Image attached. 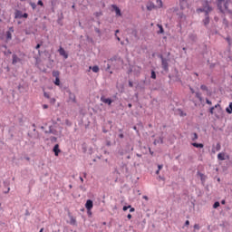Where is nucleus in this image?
Instances as JSON below:
<instances>
[{"label": "nucleus", "mask_w": 232, "mask_h": 232, "mask_svg": "<svg viewBox=\"0 0 232 232\" xmlns=\"http://www.w3.org/2000/svg\"><path fill=\"white\" fill-rule=\"evenodd\" d=\"M60 55L65 59H68V53H66V51L64 50V48L60 47L58 50Z\"/></svg>", "instance_id": "obj_7"}, {"label": "nucleus", "mask_w": 232, "mask_h": 232, "mask_svg": "<svg viewBox=\"0 0 232 232\" xmlns=\"http://www.w3.org/2000/svg\"><path fill=\"white\" fill-rule=\"evenodd\" d=\"M217 2L219 12H221L222 14H227L231 12L227 8V2H226L225 0H217Z\"/></svg>", "instance_id": "obj_2"}, {"label": "nucleus", "mask_w": 232, "mask_h": 232, "mask_svg": "<svg viewBox=\"0 0 232 232\" xmlns=\"http://www.w3.org/2000/svg\"><path fill=\"white\" fill-rule=\"evenodd\" d=\"M206 102H207V104H208L209 106H211V104H212L211 101H209L208 99L206 100Z\"/></svg>", "instance_id": "obj_42"}, {"label": "nucleus", "mask_w": 232, "mask_h": 232, "mask_svg": "<svg viewBox=\"0 0 232 232\" xmlns=\"http://www.w3.org/2000/svg\"><path fill=\"white\" fill-rule=\"evenodd\" d=\"M90 70H92L94 73H99V66L94 65V66H90Z\"/></svg>", "instance_id": "obj_18"}, {"label": "nucleus", "mask_w": 232, "mask_h": 232, "mask_svg": "<svg viewBox=\"0 0 232 232\" xmlns=\"http://www.w3.org/2000/svg\"><path fill=\"white\" fill-rule=\"evenodd\" d=\"M94 15H95V17H101V15H102V12H96V13H94Z\"/></svg>", "instance_id": "obj_30"}, {"label": "nucleus", "mask_w": 232, "mask_h": 232, "mask_svg": "<svg viewBox=\"0 0 232 232\" xmlns=\"http://www.w3.org/2000/svg\"><path fill=\"white\" fill-rule=\"evenodd\" d=\"M59 75H60L59 71L53 72V77H55V79H59Z\"/></svg>", "instance_id": "obj_23"}, {"label": "nucleus", "mask_w": 232, "mask_h": 232, "mask_svg": "<svg viewBox=\"0 0 232 232\" xmlns=\"http://www.w3.org/2000/svg\"><path fill=\"white\" fill-rule=\"evenodd\" d=\"M36 66H39V59H36Z\"/></svg>", "instance_id": "obj_58"}, {"label": "nucleus", "mask_w": 232, "mask_h": 232, "mask_svg": "<svg viewBox=\"0 0 232 232\" xmlns=\"http://www.w3.org/2000/svg\"><path fill=\"white\" fill-rule=\"evenodd\" d=\"M127 218H129V220L131 219V214H128Z\"/></svg>", "instance_id": "obj_52"}, {"label": "nucleus", "mask_w": 232, "mask_h": 232, "mask_svg": "<svg viewBox=\"0 0 232 232\" xmlns=\"http://www.w3.org/2000/svg\"><path fill=\"white\" fill-rule=\"evenodd\" d=\"M220 143H217L216 146L212 148V153H217V151H220Z\"/></svg>", "instance_id": "obj_12"}, {"label": "nucleus", "mask_w": 232, "mask_h": 232, "mask_svg": "<svg viewBox=\"0 0 232 232\" xmlns=\"http://www.w3.org/2000/svg\"><path fill=\"white\" fill-rule=\"evenodd\" d=\"M163 166L162 165H158V169L160 171L162 169Z\"/></svg>", "instance_id": "obj_47"}, {"label": "nucleus", "mask_w": 232, "mask_h": 232, "mask_svg": "<svg viewBox=\"0 0 232 232\" xmlns=\"http://www.w3.org/2000/svg\"><path fill=\"white\" fill-rule=\"evenodd\" d=\"M133 130H134L135 131H137V133H139V130H137V126H134V127H133Z\"/></svg>", "instance_id": "obj_54"}, {"label": "nucleus", "mask_w": 232, "mask_h": 232, "mask_svg": "<svg viewBox=\"0 0 232 232\" xmlns=\"http://www.w3.org/2000/svg\"><path fill=\"white\" fill-rule=\"evenodd\" d=\"M14 19H23V11L16 10L14 13Z\"/></svg>", "instance_id": "obj_9"}, {"label": "nucleus", "mask_w": 232, "mask_h": 232, "mask_svg": "<svg viewBox=\"0 0 232 232\" xmlns=\"http://www.w3.org/2000/svg\"><path fill=\"white\" fill-rule=\"evenodd\" d=\"M197 139H198V134H197V132L192 133L191 140H193V142H195V140H197Z\"/></svg>", "instance_id": "obj_21"}, {"label": "nucleus", "mask_w": 232, "mask_h": 232, "mask_svg": "<svg viewBox=\"0 0 232 232\" xmlns=\"http://www.w3.org/2000/svg\"><path fill=\"white\" fill-rule=\"evenodd\" d=\"M200 89H201L203 92H208V86H206V85H201V86H200Z\"/></svg>", "instance_id": "obj_31"}, {"label": "nucleus", "mask_w": 232, "mask_h": 232, "mask_svg": "<svg viewBox=\"0 0 232 232\" xmlns=\"http://www.w3.org/2000/svg\"><path fill=\"white\" fill-rule=\"evenodd\" d=\"M226 111H227V113L231 115V113H232V102H230L228 107L226 108Z\"/></svg>", "instance_id": "obj_19"}, {"label": "nucleus", "mask_w": 232, "mask_h": 232, "mask_svg": "<svg viewBox=\"0 0 232 232\" xmlns=\"http://www.w3.org/2000/svg\"><path fill=\"white\" fill-rule=\"evenodd\" d=\"M112 8H113L114 12H116V15L121 17V9L117 5H112Z\"/></svg>", "instance_id": "obj_13"}, {"label": "nucleus", "mask_w": 232, "mask_h": 232, "mask_svg": "<svg viewBox=\"0 0 232 232\" xmlns=\"http://www.w3.org/2000/svg\"><path fill=\"white\" fill-rule=\"evenodd\" d=\"M54 84L56 86H61V80L59 78H55Z\"/></svg>", "instance_id": "obj_24"}, {"label": "nucleus", "mask_w": 232, "mask_h": 232, "mask_svg": "<svg viewBox=\"0 0 232 232\" xmlns=\"http://www.w3.org/2000/svg\"><path fill=\"white\" fill-rule=\"evenodd\" d=\"M43 108H44V110H47L48 105H47V104H44V105H43Z\"/></svg>", "instance_id": "obj_51"}, {"label": "nucleus", "mask_w": 232, "mask_h": 232, "mask_svg": "<svg viewBox=\"0 0 232 232\" xmlns=\"http://www.w3.org/2000/svg\"><path fill=\"white\" fill-rule=\"evenodd\" d=\"M69 218L71 226H77V220L75 219V218H73V216H69Z\"/></svg>", "instance_id": "obj_14"}, {"label": "nucleus", "mask_w": 232, "mask_h": 232, "mask_svg": "<svg viewBox=\"0 0 232 232\" xmlns=\"http://www.w3.org/2000/svg\"><path fill=\"white\" fill-rule=\"evenodd\" d=\"M213 8L209 6V2L203 1L202 7L198 9V12H205V19L203 20L204 25L208 26L209 24V12H211Z\"/></svg>", "instance_id": "obj_1"}, {"label": "nucleus", "mask_w": 232, "mask_h": 232, "mask_svg": "<svg viewBox=\"0 0 232 232\" xmlns=\"http://www.w3.org/2000/svg\"><path fill=\"white\" fill-rule=\"evenodd\" d=\"M86 176H87L86 172H83L84 179H86Z\"/></svg>", "instance_id": "obj_61"}, {"label": "nucleus", "mask_w": 232, "mask_h": 232, "mask_svg": "<svg viewBox=\"0 0 232 232\" xmlns=\"http://www.w3.org/2000/svg\"><path fill=\"white\" fill-rule=\"evenodd\" d=\"M155 8H157V7H156L155 4H153L152 2H149L147 4V10H149L150 12H151V10H155Z\"/></svg>", "instance_id": "obj_10"}, {"label": "nucleus", "mask_w": 232, "mask_h": 232, "mask_svg": "<svg viewBox=\"0 0 232 232\" xmlns=\"http://www.w3.org/2000/svg\"><path fill=\"white\" fill-rule=\"evenodd\" d=\"M4 193H5V194H6V193H10V188H7V189L5 190Z\"/></svg>", "instance_id": "obj_48"}, {"label": "nucleus", "mask_w": 232, "mask_h": 232, "mask_svg": "<svg viewBox=\"0 0 232 232\" xmlns=\"http://www.w3.org/2000/svg\"><path fill=\"white\" fill-rule=\"evenodd\" d=\"M221 204H223V205L226 204V200H222Z\"/></svg>", "instance_id": "obj_63"}, {"label": "nucleus", "mask_w": 232, "mask_h": 232, "mask_svg": "<svg viewBox=\"0 0 232 232\" xmlns=\"http://www.w3.org/2000/svg\"><path fill=\"white\" fill-rule=\"evenodd\" d=\"M214 111H215V107H211V108L209 109V113H211V115H213Z\"/></svg>", "instance_id": "obj_38"}, {"label": "nucleus", "mask_w": 232, "mask_h": 232, "mask_svg": "<svg viewBox=\"0 0 232 232\" xmlns=\"http://www.w3.org/2000/svg\"><path fill=\"white\" fill-rule=\"evenodd\" d=\"M101 102H103L104 104H108V106H111V102H113V100L102 96Z\"/></svg>", "instance_id": "obj_4"}, {"label": "nucleus", "mask_w": 232, "mask_h": 232, "mask_svg": "<svg viewBox=\"0 0 232 232\" xmlns=\"http://www.w3.org/2000/svg\"><path fill=\"white\" fill-rule=\"evenodd\" d=\"M44 228H41L39 232H44Z\"/></svg>", "instance_id": "obj_64"}, {"label": "nucleus", "mask_w": 232, "mask_h": 232, "mask_svg": "<svg viewBox=\"0 0 232 232\" xmlns=\"http://www.w3.org/2000/svg\"><path fill=\"white\" fill-rule=\"evenodd\" d=\"M161 66L164 72H169V64L168 63V59L161 56Z\"/></svg>", "instance_id": "obj_3"}, {"label": "nucleus", "mask_w": 232, "mask_h": 232, "mask_svg": "<svg viewBox=\"0 0 232 232\" xmlns=\"http://www.w3.org/2000/svg\"><path fill=\"white\" fill-rule=\"evenodd\" d=\"M162 6H163L162 0H157L156 8H162Z\"/></svg>", "instance_id": "obj_20"}, {"label": "nucleus", "mask_w": 232, "mask_h": 232, "mask_svg": "<svg viewBox=\"0 0 232 232\" xmlns=\"http://www.w3.org/2000/svg\"><path fill=\"white\" fill-rule=\"evenodd\" d=\"M30 5L32 6L33 10H35V8H37V5H35V3L31 2Z\"/></svg>", "instance_id": "obj_29"}, {"label": "nucleus", "mask_w": 232, "mask_h": 232, "mask_svg": "<svg viewBox=\"0 0 232 232\" xmlns=\"http://www.w3.org/2000/svg\"><path fill=\"white\" fill-rule=\"evenodd\" d=\"M194 229H200V226H198V224H195L194 225Z\"/></svg>", "instance_id": "obj_39"}, {"label": "nucleus", "mask_w": 232, "mask_h": 232, "mask_svg": "<svg viewBox=\"0 0 232 232\" xmlns=\"http://www.w3.org/2000/svg\"><path fill=\"white\" fill-rule=\"evenodd\" d=\"M218 160H226V153L220 152L218 154Z\"/></svg>", "instance_id": "obj_15"}, {"label": "nucleus", "mask_w": 232, "mask_h": 232, "mask_svg": "<svg viewBox=\"0 0 232 232\" xmlns=\"http://www.w3.org/2000/svg\"><path fill=\"white\" fill-rule=\"evenodd\" d=\"M39 48H41V45H40V44H37V45L35 46V49L39 50Z\"/></svg>", "instance_id": "obj_50"}, {"label": "nucleus", "mask_w": 232, "mask_h": 232, "mask_svg": "<svg viewBox=\"0 0 232 232\" xmlns=\"http://www.w3.org/2000/svg\"><path fill=\"white\" fill-rule=\"evenodd\" d=\"M44 97H45V99H50V93L44 92Z\"/></svg>", "instance_id": "obj_33"}, {"label": "nucleus", "mask_w": 232, "mask_h": 232, "mask_svg": "<svg viewBox=\"0 0 232 232\" xmlns=\"http://www.w3.org/2000/svg\"><path fill=\"white\" fill-rule=\"evenodd\" d=\"M85 208L87 211H90V209H93V201L92 199H88L85 203Z\"/></svg>", "instance_id": "obj_5"}, {"label": "nucleus", "mask_w": 232, "mask_h": 232, "mask_svg": "<svg viewBox=\"0 0 232 232\" xmlns=\"http://www.w3.org/2000/svg\"><path fill=\"white\" fill-rule=\"evenodd\" d=\"M53 151L55 157H59V153H61V150L59 149V144L54 145Z\"/></svg>", "instance_id": "obj_8"}, {"label": "nucleus", "mask_w": 232, "mask_h": 232, "mask_svg": "<svg viewBox=\"0 0 232 232\" xmlns=\"http://www.w3.org/2000/svg\"><path fill=\"white\" fill-rule=\"evenodd\" d=\"M213 108H214V110L217 109V108H220V104L218 103Z\"/></svg>", "instance_id": "obj_49"}, {"label": "nucleus", "mask_w": 232, "mask_h": 232, "mask_svg": "<svg viewBox=\"0 0 232 232\" xmlns=\"http://www.w3.org/2000/svg\"><path fill=\"white\" fill-rule=\"evenodd\" d=\"M70 100L72 101V102H75V95L74 94H72L70 93Z\"/></svg>", "instance_id": "obj_28"}, {"label": "nucleus", "mask_w": 232, "mask_h": 232, "mask_svg": "<svg viewBox=\"0 0 232 232\" xmlns=\"http://www.w3.org/2000/svg\"><path fill=\"white\" fill-rule=\"evenodd\" d=\"M157 26L158 28H160V31L158 32V34H162L164 32V27H162V24H158Z\"/></svg>", "instance_id": "obj_22"}, {"label": "nucleus", "mask_w": 232, "mask_h": 232, "mask_svg": "<svg viewBox=\"0 0 232 232\" xmlns=\"http://www.w3.org/2000/svg\"><path fill=\"white\" fill-rule=\"evenodd\" d=\"M159 173H160V170L158 169V170L156 171V175H159Z\"/></svg>", "instance_id": "obj_62"}, {"label": "nucleus", "mask_w": 232, "mask_h": 232, "mask_svg": "<svg viewBox=\"0 0 232 232\" xmlns=\"http://www.w3.org/2000/svg\"><path fill=\"white\" fill-rule=\"evenodd\" d=\"M190 92L191 93H195V90H193V88L190 87Z\"/></svg>", "instance_id": "obj_57"}, {"label": "nucleus", "mask_w": 232, "mask_h": 232, "mask_svg": "<svg viewBox=\"0 0 232 232\" xmlns=\"http://www.w3.org/2000/svg\"><path fill=\"white\" fill-rule=\"evenodd\" d=\"M12 34H14V27H10L9 30L5 33L7 41H12Z\"/></svg>", "instance_id": "obj_6"}, {"label": "nucleus", "mask_w": 232, "mask_h": 232, "mask_svg": "<svg viewBox=\"0 0 232 232\" xmlns=\"http://www.w3.org/2000/svg\"><path fill=\"white\" fill-rule=\"evenodd\" d=\"M12 54V52L10 50H8L7 52H5V55H10Z\"/></svg>", "instance_id": "obj_41"}, {"label": "nucleus", "mask_w": 232, "mask_h": 232, "mask_svg": "<svg viewBox=\"0 0 232 232\" xmlns=\"http://www.w3.org/2000/svg\"><path fill=\"white\" fill-rule=\"evenodd\" d=\"M94 30H95L96 34H99V37H101V35H102V33L101 32V29L95 28Z\"/></svg>", "instance_id": "obj_27"}, {"label": "nucleus", "mask_w": 232, "mask_h": 232, "mask_svg": "<svg viewBox=\"0 0 232 232\" xmlns=\"http://www.w3.org/2000/svg\"><path fill=\"white\" fill-rule=\"evenodd\" d=\"M179 6L181 10H184L188 6V0H179Z\"/></svg>", "instance_id": "obj_11"}, {"label": "nucleus", "mask_w": 232, "mask_h": 232, "mask_svg": "<svg viewBox=\"0 0 232 232\" xmlns=\"http://www.w3.org/2000/svg\"><path fill=\"white\" fill-rule=\"evenodd\" d=\"M87 215H88L89 217H92V209L87 210Z\"/></svg>", "instance_id": "obj_44"}, {"label": "nucleus", "mask_w": 232, "mask_h": 232, "mask_svg": "<svg viewBox=\"0 0 232 232\" xmlns=\"http://www.w3.org/2000/svg\"><path fill=\"white\" fill-rule=\"evenodd\" d=\"M115 37L117 39V41H121V38L119 36H117V34H115Z\"/></svg>", "instance_id": "obj_56"}, {"label": "nucleus", "mask_w": 232, "mask_h": 232, "mask_svg": "<svg viewBox=\"0 0 232 232\" xmlns=\"http://www.w3.org/2000/svg\"><path fill=\"white\" fill-rule=\"evenodd\" d=\"M185 226H189V220H187V221L185 222Z\"/></svg>", "instance_id": "obj_53"}, {"label": "nucleus", "mask_w": 232, "mask_h": 232, "mask_svg": "<svg viewBox=\"0 0 232 232\" xmlns=\"http://www.w3.org/2000/svg\"><path fill=\"white\" fill-rule=\"evenodd\" d=\"M130 208H131L130 205H129V206H124V207H123V211H128V209H130Z\"/></svg>", "instance_id": "obj_34"}, {"label": "nucleus", "mask_w": 232, "mask_h": 232, "mask_svg": "<svg viewBox=\"0 0 232 232\" xmlns=\"http://www.w3.org/2000/svg\"><path fill=\"white\" fill-rule=\"evenodd\" d=\"M191 145H192L194 148H200V149L204 148V144H202V143L193 142V143H191Z\"/></svg>", "instance_id": "obj_17"}, {"label": "nucleus", "mask_w": 232, "mask_h": 232, "mask_svg": "<svg viewBox=\"0 0 232 232\" xmlns=\"http://www.w3.org/2000/svg\"><path fill=\"white\" fill-rule=\"evenodd\" d=\"M50 129H49V130H45V133H52L53 131H52V127H49Z\"/></svg>", "instance_id": "obj_46"}, {"label": "nucleus", "mask_w": 232, "mask_h": 232, "mask_svg": "<svg viewBox=\"0 0 232 232\" xmlns=\"http://www.w3.org/2000/svg\"><path fill=\"white\" fill-rule=\"evenodd\" d=\"M80 180L81 182H84V179H82V177L80 176Z\"/></svg>", "instance_id": "obj_59"}, {"label": "nucleus", "mask_w": 232, "mask_h": 232, "mask_svg": "<svg viewBox=\"0 0 232 232\" xmlns=\"http://www.w3.org/2000/svg\"><path fill=\"white\" fill-rule=\"evenodd\" d=\"M159 142H160V144H162V142H163L162 138H160V140H154L155 145L159 144Z\"/></svg>", "instance_id": "obj_32"}, {"label": "nucleus", "mask_w": 232, "mask_h": 232, "mask_svg": "<svg viewBox=\"0 0 232 232\" xmlns=\"http://www.w3.org/2000/svg\"><path fill=\"white\" fill-rule=\"evenodd\" d=\"M179 17H180V19H182V17H184V14H179Z\"/></svg>", "instance_id": "obj_60"}, {"label": "nucleus", "mask_w": 232, "mask_h": 232, "mask_svg": "<svg viewBox=\"0 0 232 232\" xmlns=\"http://www.w3.org/2000/svg\"><path fill=\"white\" fill-rule=\"evenodd\" d=\"M129 86H130V88H133V82L130 81L129 82Z\"/></svg>", "instance_id": "obj_43"}, {"label": "nucleus", "mask_w": 232, "mask_h": 232, "mask_svg": "<svg viewBox=\"0 0 232 232\" xmlns=\"http://www.w3.org/2000/svg\"><path fill=\"white\" fill-rule=\"evenodd\" d=\"M19 61H21V59H19L16 54H13V64H17Z\"/></svg>", "instance_id": "obj_16"}, {"label": "nucleus", "mask_w": 232, "mask_h": 232, "mask_svg": "<svg viewBox=\"0 0 232 232\" xmlns=\"http://www.w3.org/2000/svg\"><path fill=\"white\" fill-rule=\"evenodd\" d=\"M196 97L199 99V101H202V97L200 96V93L196 92Z\"/></svg>", "instance_id": "obj_36"}, {"label": "nucleus", "mask_w": 232, "mask_h": 232, "mask_svg": "<svg viewBox=\"0 0 232 232\" xmlns=\"http://www.w3.org/2000/svg\"><path fill=\"white\" fill-rule=\"evenodd\" d=\"M219 207H220V202L218 201H216L213 205L214 209H217V208H219Z\"/></svg>", "instance_id": "obj_26"}, {"label": "nucleus", "mask_w": 232, "mask_h": 232, "mask_svg": "<svg viewBox=\"0 0 232 232\" xmlns=\"http://www.w3.org/2000/svg\"><path fill=\"white\" fill-rule=\"evenodd\" d=\"M130 213H133L135 211V208H130Z\"/></svg>", "instance_id": "obj_45"}, {"label": "nucleus", "mask_w": 232, "mask_h": 232, "mask_svg": "<svg viewBox=\"0 0 232 232\" xmlns=\"http://www.w3.org/2000/svg\"><path fill=\"white\" fill-rule=\"evenodd\" d=\"M37 5H38L39 6H44V4L43 1H41V0H39V1L37 2Z\"/></svg>", "instance_id": "obj_35"}, {"label": "nucleus", "mask_w": 232, "mask_h": 232, "mask_svg": "<svg viewBox=\"0 0 232 232\" xmlns=\"http://www.w3.org/2000/svg\"><path fill=\"white\" fill-rule=\"evenodd\" d=\"M119 137L120 139H124V134H120Z\"/></svg>", "instance_id": "obj_55"}, {"label": "nucleus", "mask_w": 232, "mask_h": 232, "mask_svg": "<svg viewBox=\"0 0 232 232\" xmlns=\"http://www.w3.org/2000/svg\"><path fill=\"white\" fill-rule=\"evenodd\" d=\"M22 18L28 19V14H26V13L23 14Z\"/></svg>", "instance_id": "obj_37"}, {"label": "nucleus", "mask_w": 232, "mask_h": 232, "mask_svg": "<svg viewBox=\"0 0 232 232\" xmlns=\"http://www.w3.org/2000/svg\"><path fill=\"white\" fill-rule=\"evenodd\" d=\"M226 39H227L228 44H231V38L229 36H227Z\"/></svg>", "instance_id": "obj_40"}, {"label": "nucleus", "mask_w": 232, "mask_h": 232, "mask_svg": "<svg viewBox=\"0 0 232 232\" xmlns=\"http://www.w3.org/2000/svg\"><path fill=\"white\" fill-rule=\"evenodd\" d=\"M150 78L151 79H157V73L155 72V71H151Z\"/></svg>", "instance_id": "obj_25"}]
</instances>
